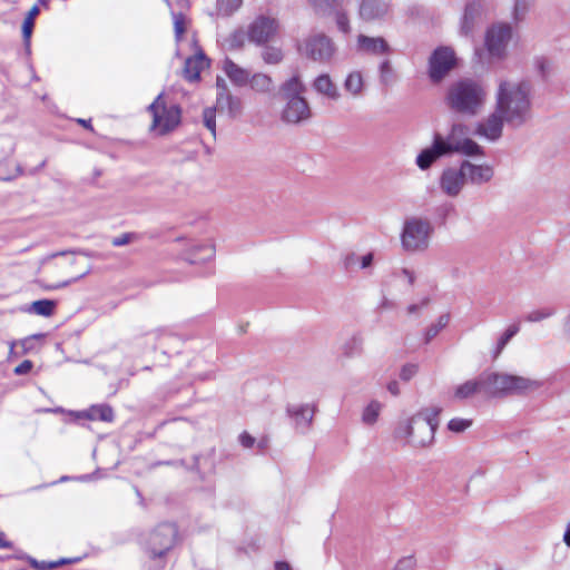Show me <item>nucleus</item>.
<instances>
[{
    "mask_svg": "<svg viewBox=\"0 0 570 570\" xmlns=\"http://www.w3.org/2000/svg\"><path fill=\"white\" fill-rule=\"evenodd\" d=\"M487 376L488 396L492 397L524 394L537 391L543 385L540 380L508 373L489 372Z\"/></svg>",
    "mask_w": 570,
    "mask_h": 570,
    "instance_id": "obj_5",
    "label": "nucleus"
},
{
    "mask_svg": "<svg viewBox=\"0 0 570 570\" xmlns=\"http://www.w3.org/2000/svg\"><path fill=\"white\" fill-rule=\"evenodd\" d=\"M67 561L65 559H61L59 560L58 562H46V561H37V560H32L31 561V564L38 569V570H50V569H53L60 564H63L66 563Z\"/></svg>",
    "mask_w": 570,
    "mask_h": 570,
    "instance_id": "obj_50",
    "label": "nucleus"
},
{
    "mask_svg": "<svg viewBox=\"0 0 570 570\" xmlns=\"http://www.w3.org/2000/svg\"><path fill=\"white\" fill-rule=\"evenodd\" d=\"M512 32V27L509 23H495L488 28L484 47L490 59L501 61L507 58Z\"/></svg>",
    "mask_w": 570,
    "mask_h": 570,
    "instance_id": "obj_8",
    "label": "nucleus"
},
{
    "mask_svg": "<svg viewBox=\"0 0 570 570\" xmlns=\"http://www.w3.org/2000/svg\"><path fill=\"white\" fill-rule=\"evenodd\" d=\"M519 332V325L513 324L510 325L505 332L501 335V337L498 340L495 351H494V357H498L505 345L509 343V341Z\"/></svg>",
    "mask_w": 570,
    "mask_h": 570,
    "instance_id": "obj_36",
    "label": "nucleus"
},
{
    "mask_svg": "<svg viewBox=\"0 0 570 570\" xmlns=\"http://www.w3.org/2000/svg\"><path fill=\"white\" fill-rule=\"evenodd\" d=\"M32 366V362L26 360L14 368V373L17 375H24L31 371Z\"/></svg>",
    "mask_w": 570,
    "mask_h": 570,
    "instance_id": "obj_56",
    "label": "nucleus"
},
{
    "mask_svg": "<svg viewBox=\"0 0 570 570\" xmlns=\"http://www.w3.org/2000/svg\"><path fill=\"white\" fill-rule=\"evenodd\" d=\"M85 416L89 420H100L111 422L114 419L112 409L106 404L92 405L85 412Z\"/></svg>",
    "mask_w": 570,
    "mask_h": 570,
    "instance_id": "obj_29",
    "label": "nucleus"
},
{
    "mask_svg": "<svg viewBox=\"0 0 570 570\" xmlns=\"http://www.w3.org/2000/svg\"><path fill=\"white\" fill-rule=\"evenodd\" d=\"M461 155L465 157H482L483 148L470 137V128L461 121L451 125L446 134L435 132L432 145L424 148L415 164L421 170L429 169L438 159Z\"/></svg>",
    "mask_w": 570,
    "mask_h": 570,
    "instance_id": "obj_2",
    "label": "nucleus"
},
{
    "mask_svg": "<svg viewBox=\"0 0 570 570\" xmlns=\"http://www.w3.org/2000/svg\"><path fill=\"white\" fill-rule=\"evenodd\" d=\"M533 86L525 78L499 77L495 81L494 107L508 120V126L519 128L532 117Z\"/></svg>",
    "mask_w": 570,
    "mask_h": 570,
    "instance_id": "obj_1",
    "label": "nucleus"
},
{
    "mask_svg": "<svg viewBox=\"0 0 570 570\" xmlns=\"http://www.w3.org/2000/svg\"><path fill=\"white\" fill-rule=\"evenodd\" d=\"M275 570H292L287 562L278 561L275 564Z\"/></svg>",
    "mask_w": 570,
    "mask_h": 570,
    "instance_id": "obj_63",
    "label": "nucleus"
},
{
    "mask_svg": "<svg viewBox=\"0 0 570 570\" xmlns=\"http://www.w3.org/2000/svg\"><path fill=\"white\" fill-rule=\"evenodd\" d=\"M482 12V3L479 0L469 1L460 23V33L464 37L472 36Z\"/></svg>",
    "mask_w": 570,
    "mask_h": 570,
    "instance_id": "obj_20",
    "label": "nucleus"
},
{
    "mask_svg": "<svg viewBox=\"0 0 570 570\" xmlns=\"http://www.w3.org/2000/svg\"><path fill=\"white\" fill-rule=\"evenodd\" d=\"M242 101L239 98L235 97L232 102L226 107L225 111L232 118H236L242 114Z\"/></svg>",
    "mask_w": 570,
    "mask_h": 570,
    "instance_id": "obj_48",
    "label": "nucleus"
},
{
    "mask_svg": "<svg viewBox=\"0 0 570 570\" xmlns=\"http://www.w3.org/2000/svg\"><path fill=\"white\" fill-rule=\"evenodd\" d=\"M216 85H217V92L223 91L224 85L227 86L226 81L219 77L217 78Z\"/></svg>",
    "mask_w": 570,
    "mask_h": 570,
    "instance_id": "obj_64",
    "label": "nucleus"
},
{
    "mask_svg": "<svg viewBox=\"0 0 570 570\" xmlns=\"http://www.w3.org/2000/svg\"><path fill=\"white\" fill-rule=\"evenodd\" d=\"M262 58L266 63L276 65L282 61L283 52L279 48L266 47L262 52Z\"/></svg>",
    "mask_w": 570,
    "mask_h": 570,
    "instance_id": "obj_38",
    "label": "nucleus"
},
{
    "mask_svg": "<svg viewBox=\"0 0 570 570\" xmlns=\"http://www.w3.org/2000/svg\"><path fill=\"white\" fill-rule=\"evenodd\" d=\"M455 52L450 47H440L430 58V78L434 82L441 81L455 67Z\"/></svg>",
    "mask_w": 570,
    "mask_h": 570,
    "instance_id": "obj_11",
    "label": "nucleus"
},
{
    "mask_svg": "<svg viewBox=\"0 0 570 570\" xmlns=\"http://www.w3.org/2000/svg\"><path fill=\"white\" fill-rule=\"evenodd\" d=\"M419 372V365L417 364H405L402 366L400 371V379L404 382H407L412 380Z\"/></svg>",
    "mask_w": 570,
    "mask_h": 570,
    "instance_id": "obj_46",
    "label": "nucleus"
},
{
    "mask_svg": "<svg viewBox=\"0 0 570 570\" xmlns=\"http://www.w3.org/2000/svg\"><path fill=\"white\" fill-rule=\"evenodd\" d=\"M461 168L463 169L466 183L472 185H484L492 180L494 176V169L489 164H474L470 160L461 161Z\"/></svg>",
    "mask_w": 570,
    "mask_h": 570,
    "instance_id": "obj_17",
    "label": "nucleus"
},
{
    "mask_svg": "<svg viewBox=\"0 0 570 570\" xmlns=\"http://www.w3.org/2000/svg\"><path fill=\"white\" fill-rule=\"evenodd\" d=\"M557 313V308L553 306H543L535 309L530 311L524 315V321L528 323H540L544 320H548L554 316Z\"/></svg>",
    "mask_w": 570,
    "mask_h": 570,
    "instance_id": "obj_31",
    "label": "nucleus"
},
{
    "mask_svg": "<svg viewBox=\"0 0 570 570\" xmlns=\"http://www.w3.org/2000/svg\"><path fill=\"white\" fill-rule=\"evenodd\" d=\"M534 0H514L513 17L515 20H522L529 12Z\"/></svg>",
    "mask_w": 570,
    "mask_h": 570,
    "instance_id": "obj_40",
    "label": "nucleus"
},
{
    "mask_svg": "<svg viewBox=\"0 0 570 570\" xmlns=\"http://www.w3.org/2000/svg\"><path fill=\"white\" fill-rule=\"evenodd\" d=\"M380 77L382 82L389 83L393 79V70L389 60H384L380 65Z\"/></svg>",
    "mask_w": 570,
    "mask_h": 570,
    "instance_id": "obj_47",
    "label": "nucleus"
},
{
    "mask_svg": "<svg viewBox=\"0 0 570 570\" xmlns=\"http://www.w3.org/2000/svg\"><path fill=\"white\" fill-rule=\"evenodd\" d=\"M429 304V299L424 298L420 303H414L407 306L406 312L409 315H419L421 311Z\"/></svg>",
    "mask_w": 570,
    "mask_h": 570,
    "instance_id": "obj_53",
    "label": "nucleus"
},
{
    "mask_svg": "<svg viewBox=\"0 0 570 570\" xmlns=\"http://www.w3.org/2000/svg\"><path fill=\"white\" fill-rule=\"evenodd\" d=\"M242 6V0H217L218 11L224 16H229Z\"/></svg>",
    "mask_w": 570,
    "mask_h": 570,
    "instance_id": "obj_42",
    "label": "nucleus"
},
{
    "mask_svg": "<svg viewBox=\"0 0 570 570\" xmlns=\"http://www.w3.org/2000/svg\"><path fill=\"white\" fill-rule=\"evenodd\" d=\"M442 409L438 405L423 407L396 428V436L414 448H428L434 442Z\"/></svg>",
    "mask_w": 570,
    "mask_h": 570,
    "instance_id": "obj_4",
    "label": "nucleus"
},
{
    "mask_svg": "<svg viewBox=\"0 0 570 570\" xmlns=\"http://www.w3.org/2000/svg\"><path fill=\"white\" fill-rule=\"evenodd\" d=\"M561 330L568 340H570V312L563 317L561 323Z\"/></svg>",
    "mask_w": 570,
    "mask_h": 570,
    "instance_id": "obj_58",
    "label": "nucleus"
},
{
    "mask_svg": "<svg viewBox=\"0 0 570 570\" xmlns=\"http://www.w3.org/2000/svg\"><path fill=\"white\" fill-rule=\"evenodd\" d=\"M416 560L413 556H407L400 559L394 570H414Z\"/></svg>",
    "mask_w": 570,
    "mask_h": 570,
    "instance_id": "obj_49",
    "label": "nucleus"
},
{
    "mask_svg": "<svg viewBox=\"0 0 570 570\" xmlns=\"http://www.w3.org/2000/svg\"><path fill=\"white\" fill-rule=\"evenodd\" d=\"M336 23H337L338 29L342 32H344V33L350 32L348 19H347V17L344 13H338L337 14Z\"/></svg>",
    "mask_w": 570,
    "mask_h": 570,
    "instance_id": "obj_55",
    "label": "nucleus"
},
{
    "mask_svg": "<svg viewBox=\"0 0 570 570\" xmlns=\"http://www.w3.org/2000/svg\"><path fill=\"white\" fill-rule=\"evenodd\" d=\"M487 99L485 86L474 79L465 78L449 86L444 101L450 110L473 117L483 110Z\"/></svg>",
    "mask_w": 570,
    "mask_h": 570,
    "instance_id": "obj_3",
    "label": "nucleus"
},
{
    "mask_svg": "<svg viewBox=\"0 0 570 570\" xmlns=\"http://www.w3.org/2000/svg\"><path fill=\"white\" fill-rule=\"evenodd\" d=\"M356 49L363 53L381 56L389 53L390 46L382 37H367L360 35L357 37Z\"/></svg>",
    "mask_w": 570,
    "mask_h": 570,
    "instance_id": "obj_23",
    "label": "nucleus"
},
{
    "mask_svg": "<svg viewBox=\"0 0 570 570\" xmlns=\"http://www.w3.org/2000/svg\"><path fill=\"white\" fill-rule=\"evenodd\" d=\"M316 412V405L308 403L289 404L286 407L287 415L293 420L295 429L305 433L312 422Z\"/></svg>",
    "mask_w": 570,
    "mask_h": 570,
    "instance_id": "obj_16",
    "label": "nucleus"
},
{
    "mask_svg": "<svg viewBox=\"0 0 570 570\" xmlns=\"http://www.w3.org/2000/svg\"><path fill=\"white\" fill-rule=\"evenodd\" d=\"M187 19L183 13H175L174 14V30H175V37L177 41L181 39L184 33L187 30Z\"/></svg>",
    "mask_w": 570,
    "mask_h": 570,
    "instance_id": "obj_44",
    "label": "nucleus"
},
{
    "mask_svg": "<svg viewBox=\"0 0 570 570\" xmlns=\"http://www.w3.org/2000/svg\"><path fill=\"white\" fill-rule=\"evenodd\" d=\"M278 23L274 18L259 16L248 27V38L256 45H263L274 38Z\"/></svg>",
    "mask_w": 570,
    "mask_h": 570,
    "instance_id": "obj_13",
    "label": "nucleus"
},
{
    "mask_svg": "<svg viewBox=\"0 0 570 570\" xmlns=\"http://www.w3.org/2000/svg\"><path fill=\"white\" fill-rule=\"evenodd\" d=\"M9 347H10V348H9V355H10V356H12V355L18 356V355H20V354H21V353H19V352L17 351L18 345H17V342H16V341L10 342Z\"/></svg>",
    "mask_w": 570,
    "mask_h": 570,
    "instance_id": "obj_62",
    "label": "nucleus"
},
{
    "mask_svg": "<svg viewBox=\"0 0 570 570\" xmlns=\"http://www.w3.org/2000/svg\"><path fill=\"white\" fill-rule=\"evenodd\" d=\"M563 542L568 548H570V521L566 524V530L563 533Z\"/></svg>",
    "mask_w": 570,
    "mask_h": 570,
    "instance_id": "obj_60",
    "label": "nucleus"
},
{
    "mask_svg": "<svg viewBox=\"0 0 570 570\" xmlns=\"http://www.w3.org/2000/svg\"><path fill=\"white\" fill-rule=\"evenodd\" d=\"M450 322V314L445 313L439 316L435 323L431 324L425 333L424 341L425 343L431 342L443 328L448 326Z\"/></svg>",
    "mask_w": 570,
    "mask_h": 570,
    "instance_id": "obj_34",
    "label": "nucleus"
},
{
    "mask_svg": "<svg viewBox=\"0 0 570 570\" xmlns=\"http://www.w3.org/2000/svg\"><path fill=\"white\" fill-rule=\"evenodd\" d=\"M396 277L402 281H405L409 285H413L415 281L414 272L409 268H402L400 272L396 273Z\"/></svg>",
    "mask_w": 570,
    "mask_h": 570,
    "instance_id": "obj_52",
    "label": "nucleus"
},
{
    "mask_svg": "<svg viewBox=\"0 0 570 570\" xmlns=\"http://www.w3.org/2000/svg\"><path fill=\"white\" fill-rule=\"evenodd\" d=\"M344 91L353 99L362 98L366 91V81L361 70L350 71L343 82Z\"/></svg>",
    "mask_w": 570,
    "mask_h": 570,
    "instance_id": "obj_24",
    "label": "nucleus"
},
{
    "mask_svg": "<svg viewBox=\"0 0 570 570\" xmlns=\"http://www.w3.org/2000/svg\"><path fill=\"white\" fill-rule=\"evenodd\" d=\"M148 111L153 117L150 130L156 135H166L180 122V108L175 104H167L163 95H158L154 102L149 105Z\"/></svg>",
    "mask_w": 570,
    "mask_h": 570,
    "instance_id": "obj_7",
    "label": "nucleus"
},
{
    "mask_svg": "<svg viewBox=\"0 0 570 570\" xmlns=\"http://www.w3.org/2000/svg\"><path fill=\"white\" fill-rule=\"evenodd\" d=\"M214 255V244L210 240H205L191 244L184 253V258L190 264H200L213 259Z\"/></svg>",
    "mask_w": 570,
    "mask_h": 570,
    "instance_id": "obj_21",
    "label": "nucleus"
},
{
    "mask_svg": "<svg viewBox=\"0 0 570 570\" xmlns=\"http://www.w3.org/2000/svg\"><path fill=\"white\" fill-rule=\"evenodd\" d=\"M239 441H240V444L247 449L252 448L255 443V439L246 432L240 434Z\"/></svg>",
    "mask_w": 570,
    "mask_h": 570,
    "instance_id": "obj_57",
    "label": "nucleus"
},
{
    "mask_svg": "<svg viewBox=\"0 0 570 570\" xmlns=\"http://www.w3.org/2000/svg\"><path fill=\"white\" fill-rule=\"evenodd\" d=\"M532 68L542 81H548L556 73L553 59L546 55L534 56L532 59Z\"/></svg>",
    "mask_w": 570,
    "mask_h": 570,
    "instance_id": "obj_28",
    "label": "nucleus"
},
{
    "mask_svg": "<svg viewBox=\"0 0 570 570\" xmlns=\"http://www.w3.org/2000/svg\"><path fill=\"white\" fill-rule=\"evenodd\" d=\"M282 119L287 124H299L307 120L312 112L307 100L303 98L284 99Z\"/></svg>",
    "mask_w": 570,
    "mask_h": 570,
    "instance_id": "obj_15",
    "label": "nucleus"
},
{
    "mask_svg": "<svg viewBox=\"0 0 570 570\" xmlns=\"http://www.w3.org/2000/svg\"><path fill=\"white\" fill-rule=\"evenodd\" d=\"M299 51L314 61L328 62L335 55L336 48L327 36L315 33L303 41Z\"/></svg>",
    "mask_w": 570,
    "mask_h": 570,
    "instance_id": "obj_10",
    "label": "nucleus"
},
{
    "mask_svg": "<svg viewBox=\"0 0 570 570\" xmlns=\"http://www.w3.org/2000/svg\"><path fill=\"white\" fill-rule=\"evenodd\" d=\"M11 542L6 539V534L2 531H0V548H11Z\"/></svg>",
    "mask_w": 570,
    "mask_h": 570,
    "instance_id": "obj_61",
    "label": "nucleus"
},
{
    "mask_svg": "<svg viewBox=\"0 0 570 570\" xmlns=\"http://www.w3.org/2000/svg\"><path fill=\"white\" fill-rule=\"evenodd\" d=\"M223 70L228 79L236 86H245L249 81L250 72L247 69L236 65L230 59H225L223 62Z\"/></svg>",
    "mask_w": 570,
    "mask_h": 570,
    "instance_id": "obj_27",
    "label": "nucleus"
},
{
    "mask_svg": "<svg viewBox=\"0 0 570 570\" xmlns=\"http://www.w3.org/2000/svg\"><path fill=\"white\" fill-rule=\"evenodd\" d=\"M472 420L454 417L448 423V429L453 433H462L472 426Z\"/></svg>",
    "mask_w": 570,
    "mask_h": 570,
    "instance_id": "obj_39",
    "label": "nucleus"
},
{
    "mask_svg": "<svg viewBox=\"0 0 570 570\" xmlns=\"http://www.w3.org/2000/svg\"><path fill=\"white\" fill-rule=\"evenodd\" d=\"M488 376L487 373L481 374L476 379L468 380L454 387L453 399L463 401L470 399L481 392L488 395Z\"/></svg>",
    "mask_w": 570,
    "mask_h": 570,
    "instance_id": "obj_18",
    "label": "nucleus"
},
{
    "mask_svg": "<svg viewBox=\"0 0 570 570\" xmlns=\"http://www.w3.org/2000/svg\"><path fill=\"white\" fill-rule=\"evenodd\" d=\"M248 83L252 89L258 92H269L274 87L272 78L261 72L249 76Z\"/></svg>",
    "mask_w": 570,
    "mask_h": 570,
    "instance_id": "obj_30",
    "label": "nucleus"
},
{
    "mask_svg": "<svg viewBox=\"0 0 570 570\" xmlns=\"http://www.w3.org/2000/svg\"><path fill=\"white\" fill-rule=\"evenodd\" d=\"M235 97L229 92L227 86L224 85L223 91L217 92L216 108L219 111H225L226 107L232 102Z\"/></svg>",
    "mask_w": 570,
    "mask_h": 570,
    "instance_id": "obj_43",
    "label": "nucleus"
},
{
    "mask_svg": "<svg viewBox=\"0 0 570 570\" xmlns=\"http://www.w3.org/2000/svg\"><path fill=\"white\" fill-rule=\"evenodd\" d=\"M434 227L430 219L413 216L405 219L401 233V244L404 250L421 253L429 248Z\"/></svg>",
    "mask_w": 570,
    "mask_h": 570,
    "instance_id": "obj_6",
    "label": "nucleus"
},
{
    "mask_svg": "<svg viewBox=\"0 0 570 570\" xmlns=\"http://www.w3.org/2000/svg\"><path fill=\"white\" fill-rule=\"evenodd\" d=\"M390 12L391 4L387 0H363L360 6V16L366 21L384 19Z\"/></svg>",
    "mask_w": 570,
    "mask_h": 570,
    "instance_id": "obj_19",
    "label": "nucleus"
},
{
    "mask_svg": "<svg viewBox=\"0 0 570 570\" xmlns=\"http://www.w3.org/2000/svg\"><path fill=\"white\" fill-rule=\"evenodd\" d=\"M305 91L306 86L298 72L285 80L279 88V94L283 99L303 98Z\"/></svg>",
    "mask_w": 570,
    "mask_h": 570,
    "instance_id": "obj_26",
    "label": "nucleus"
},
{
    "mask_svg": "<svg viewBox=\"0 0 570 570\" xmlns=\"http://www.w3.org/2000/svg\"><path fill=\"white\" fill-rule=\"evenodd\" d=\"M39 14V8L38 6H33L29 11L27 17L23 20L22 23V36L26 41V43H29L33 26H35V19Z\"/></svg>",
    "mask_w": 570,
    "mask_h": 570,
    "instance_id": "obj_35",
    "label": "nucleus"
},
{
    "mask_svg": "<svg viewBox=\"0 0 570 570\" xmlns=\"http://www.w3.org/2000/svg\"><path fill=\"white\" fill-rule=\"evenodd\" d=\"M56 302L51 299H39L31 303L28 308L29 313L49 317L53 314Z\"/></svg>",
    "mask_w": 570,
    "mask_h": 570,
    "instance_id": "obj_32",
    "label": "nucleus"
},
{
    "mask_svg": "<svg viewBox=\"0 0 570 570\" xmlns=\"http://www.w3.org/2000/svg\"><path fill=\"white\" fill-rule=\"evenodd\" d=\"M135 238V235L131 233L121 234L118 237L112 238L111 244L116 247L125 246L129 244Z\"/></svg>",
    "mask_w": 570,
    "mask_h": 570,
    "instance_id": "obj_51",
    "label": "nucleus"
},
{
    "mask_svg": "<svg viewBox=\"0 0 570 570\" xmlns=\"http://www.w3.org/2000/svg\"><path fill=\"white\" fill-rule=\"evenodd\" d=\"M466 184L465 176L461 166L446 167L441 173L439 186L443 194L449 197H456Z\"/></svg>",
    "mask_w": 570,
    "mask_h": 570,
    "instance_id": "obj_14",
    "label": "nucleus"
},
{
    "mask_svg": "<svg viewBox=\"0 0 570 570\" xmlns=\"http://www.w3.org/2000/svg\"><path fill=\"white\" fill-rule=\"evenodd\" d=\"M41 335H33V336H30V337H26L21 341H18L17 342V345L18 347L20 346L21 347V354H24L27 352H29L32 347V340L36 338V337H40Z\"/></svg>",
    "mask_w": 570,
    "mask_h": 570,
    "instance_id": "obj_54",
    "label": "nucleus"
},
{
    "mask_svg": "<svg viewBox=\"0 0 570 570\" xmlns=\"http://www.w3.org/2000/svg\"><path fill=\"white\" fill-rule=\"evenodd\" d=\"M88 273H89V269H85V271H82L81 273H79L77 275H70L65 281L46 284L45 288L52 291V289H60V288L67 287L70 284H72V283L79 281L80 278H82L83 276H86Z\"/></svg>",
    "mask_w": 570,
    "mask_h": 570,
    "instance_id": "obj_41",
    "label": "nucleus"
},
{
    "mask_svg": "<svg viewBox=\"0 0 570 570\" xmlns=\"http://www.w3.org/2000/svg\"><path fill=\"white\" fill-rule=\"evenodd\" d=\"M358 262H360L361 268L370 267L372 265V263H373V254L368 253V254L363 255L361 257H358L355 254H350L348 256H346L344 264H345V267L348 268V267L355 265Z\"/></svg>",
    "mask_w": 570,
    "mask_h": 570,
    "instance_id": "obj_37",
    "label": "nucleus"
},
{
    "mask_svg": "<svg viewBox=\"0 0 570 570\" xmlns=\"http://www.w3.org/2000/svg\"><path fill=\"white\" fill-rule=\"evenodd\" d=\"M382 407L381 402L376 400L371 401L362 412V422L366 425H373L377 421Z\"/></svg>",
    "mask_w": 570,
    "mask_h": 570,
    "instance_id": "obj_33",
    "label": "nucleus"
},
{
    "mask_svg": "<svg viewBox=\"0 0 570 570\" xmlns=\"http://www.w3.org/2000/svg\"><path fill=\"white\" fill-rule=\"evenodd\" d=\"M313 90L330 101H338L342 97L337 85L327 73L317 76L312 82Z\"/></svg>",
    "mask_w": 570,
    "mask_h": 570,
    "instance_id": "obj_22",
    "label": "nucleus"
},
{
    "mask_svg": "<svg viewBox=\"0 0 570 570\" xmlns=\"http://www.w3.org/2000/svg\"><path fill=\"white\" fill-rule=\"evenodd\" d=\"M177 529L171 523L159 524L148 537L146 550L150 558L164 557L176 543Z\"/></svg>",
    "mask_w": 570,
    "mask_h": 570,
    "instance_id": "obj_9",
    "label": "nucleus"
},
{
    "mask_svg": "<svg viewBox=\"0 0 570 570\" xmlns=\"http://www.w3.org/2000/svg\"><path fill=\"white\" fill-rule=\"evenodd\" d=\"M386 389L393 396H399L401 394L400 384L395 380L389 382Z\"/></svg>",
    "mask_w": 570,
    "mask_h": 570,
    "instance_id": "obj_59",
    "label": "nucleus"
},
{
    "mask_svg": "<svg viewBox=\"0 0 570 570\" xmlns=\"http://www.w3.org/2000/svg\"><path fill=\"white\" fill-rule=\"evenodd\" d=\"M204 126L210 131L213 137L216 136L215 109L206 108L203 112Z\"/></svg>",
    "mask_w": 570,
    "mask_h": 570,
    "instance_id": "obj_45",
    "label": "nucleus"
},
{
    "mask_svg": "<svg viewBox=\"0 0 570 570\" xmlns=\"http://www.w3.org/2000/svg\"><path fill=\"white\" fill-rule=\"evenodd\" d=\"M505 124L508 125V120L504 115L494 107L491 114L476 124L474 134L489 141H497L501 138Z\"/></svg>",
    "mask_w": 570,
    "mask_h": 570,
    "instance_id": "obj_12",
    "label": "nucleus"
},
{
    "mask_svg": "<svg viewBox=\"0 0 570 570\" xmlns=\"http://www.w3.org/2000/svg\"><path fill=\"white\" fill-rule=\"evenodd\" d=\"M208 66L209 60L203 51H198L193 57L186 59L184 76L187 80L195 81L199 78L200 72L208 68Z\"/></svg>",
    "mask_w": 570,
    "mask_h": 570,
    "instance_id": "obj_25",
    "label": "nucleus"
}]
</instances>
